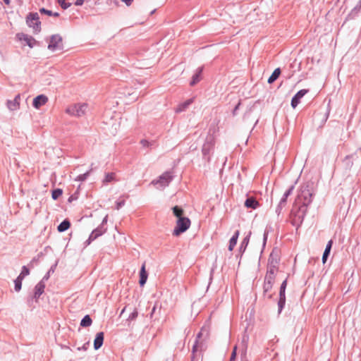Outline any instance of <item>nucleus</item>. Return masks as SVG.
<instances>
[{
  "instance_id": "obj_1",
  "label": "nucleus",
  "mask_w": 361,
  "mask_h": 361,
  "mask_svg": "<svg viewBox=\"0 0 361 361\" xmlns=\"http://www.w3.org/2000/svg\"><path fill=\"white\" fill-rule=\"evenodd\" d=\"M27 25L32 28L34 33L41 31V22L37 13H30L26 17Z\"/></svg>"
},
{
  "instance_id": "obj_2",
  "label": "nucleus",
  "mask_w": 361,
  "mask_h": 361,
  "mask_svg": "<svg viewBox=\"0 0 361 361\" xmlns=\"http://www.w3.org/2000/svg\"><path fill=\"white\" fill-rule=\"evenodd\" d=\"M191 221L188 217L177 219L176 226L173 230V235L178 236L185 232L190 226Z\"/></svg>"
},
{
  "instance_id": "obj_3",
  "label": "nucleus",
  "mask_w": 361,
  "mask_h": 361,
  "mask_svg": "<svg viewBox=\"0 0 361 361\" xmlns=\"http://www.w3.org/2000/svg\"><path fill=\"white\" fill-rule=\"evenodd\" d=\"M87 104H75L68 106L66 109V113L73 116L80 117L85 114Z\"/></svg>"
},
{
  "instance_id": "obj_4",
  "label": "nucleus",
  "mask_w": 361,
  "mask_h": 361,
  "mask_svg": "<svg viewBox=\"0 0 361 361\" xmlns=\"http://www.w3.org/2000/svg\"><path fill=\"white\" fill-rule=\"evenodd\" d=\"M171 180L172 176L171 173L169 172H165L161 175L157 180H152V184H159L161 187H166L169 184Z\"/></svg>"
},
{
  "instance_id": "obj_5",
  "label": "nucleus",
  "mask_w": 361,
  "mask_h": 361,
  "mask_svg": "<svg viewBox=\"0 0 361 361\" xmlns=\"http://www.w3.org/2000/svg\"><path fill=\"white\" fill-rule=\"evenodd\" d=\"M61 42H62V38L60 35H55L51 36L49 46H48L49 49H50L51 51H54L56 49L59 48Z\"/></svg>"
},
{
  "instance_id": "obj_6",
  "label": "nucleus",
  "mask_w": 361,
  "mask_h": 361,
  "mask_svg": "<svg viewBox=\"0 0 361 361\" xmlns=\"http://www.w3.org/2000/svg\"><path fill=\"white\" fill-rule=\"evenodd\" d=\"M308 90H301L297 92V94L293 97L291 100V106L295 109L298 104L300 102V99L303 97L307 92Z\"/></svg>"
},
{
  "instance_id": "obj_7",
  "label": "nucleus",
  "mask_w": 361,
  "mask_h": 361,
  "mask_svg": "<svg viewBox=\"0 0 361 361\" xmlns=\"http://www.w3.org/2000/svg\"><path fill=\"white\" fill-rule=\"evenodd\" d=\"M17 37L20 40L25 41L30 48H32L37 43V41L32 37L23 33L18 34Z\"/></svg>"
},
{
  "instance_id": "obj_8",
  "label": "nucleus",
  "mask_w": 361,
  "mask_h": 361,
  "mask_svg": "<svg viewBox=\"0 0 361 361\" xmlns=\"http://www.w3.org/2000/svg\"><path fill=\"white\" fill-rule=\"evenodd\" d=\"M48 102V97L44 94H40L33 99V106L35 109H39Z\"/></svg>"
},
{
  "instance_id": "obj_9",
  "label": "nucleus",
  "mask_w": 361,
  "mask_h": 361,
  "mask_svg": "<svg viewBox=\"0 0 361 361\" xmlns=\"http://www.w3.org/2000/svg\"><path fill=\"white\" fill-rule=\"evenodd\" d=\"M275 282V278H272L270 276H265L264 283V292L267 293L270 291L274 286Z\"/></svg>"
},
{
  "instance_id": "obj_10",
  "label": "nucleus",
  "mask_w": 361,
  "mask_h": 361,
  "mask_svg": "<svg viewBox=\"0 0 361 361\" xmlns=\"http://www.w3.org/2000/svg\"><path fill=\"white\" fill-rule=\"evenodd\" d=\"M104 342V333L99 332L96 334L95 339L94 341V348L95 350L100 348Z\"/></svg>"
},
{
  "instance_id": "obj_11",
  "label": "nucleus",
  "mask_w": 361,
  "mask_h": 361,
  "mask_svg": "<svg viewBox=\"0 0 361 361\" xmlns=\"http://www.w3.org/2000/svg\"><path fill=\"white\" fill-rule=\"evenodd\" d=\"M8 107L11 111H15L19 109L20 106V94H18L13 100L8 102Z\"/></svg>"
},
{
  "instance_id": "obj_12",
  "label": "nucleus",
  "mask_w": 361,
  "mask_h": 361,
  "mask_svg": "<svg viewBox=\"0 0 361 361\" xmlns=\"http://www.w3.org/2000/svg\"><path fill=\"white\" fill-rule=\"evenodd\" d=\"M259 204L254 197H249L245 202V206L247 208L257 209Z\"/></svg>"
},
{
  "instance_id": "obj_13",
  "label": "nucleus",
  "mask_w": 361,
  "mask_h": 361,
  "mask_svg": "<svg viewBox=\"0 0 361 361\" xmlns=\"http://www.w3.org/2000/svg\"><path fill=\"white\" fill-rule=\"evenodd\" d=\"M147 276H148V275L145 270V265L143 264L141 267V270L140 272L139 283L141 286H143L145 284L147 279Z\"/></svg>"
},
{
  "instance_id": "obj_14",
  "label": "nucleus",
  "mask_w": 361,
  "mask_h": 361,
  "mask_svg": "<svg viewBox=\"0 0 361 361\" xmlns=\"http://www.w3.org/2000/svg\"><path fill=\"white\" fill-rule=\"evenodd\" d=\"M116 176L115 173H107L105 174L104 178L103 180V183L104 184H107L111 182L116 181Z\"/></svg>"
},
{
  "instance_id": "obj_15",
  "label": "nucleus",
  "mask_w": 361,
  "mask_h": 361,
  "mask_svg": "<svg viewBox=\"0 0 361 361\" xmlns=\"http://www.w3.org/2000/svg\"><path fill=\"white\" fill-rule=\"evenodd\" d=\"M332 244H333V241H332V240H330L326 246V249H325L323 256H322V262L324 264L326 262L327 257L330 253V251H331V249L332 247Z\"/></svg>"
},
{
  "instance_id": "obj_16",
  "label": "nucleus",
  "mask_w": 361,
  "mask_h": 361,
  "mask_svg": "<svg viewBox=\"0 0 361 361\" xmlns=\"http://www.w3.org/2000/svg\"><path fill=\"white\" fill-rule=\"evenodd\" d=\"M173 215L178 219L185 218L183 216L184 211L182 208L178 206H175L172 208Z\"/></svg>"
},
{
  "instance_id": "obj_17",
  "label": "nucleus",
  "mask_w": 361,
  "mask_h": 361,
  "mask_svg": "<svg viewBox=\"0 0 361 361\" xmlns=\"http://www.w3.org/2000/svg\"><path fill=\"white\" fill-rule=\"evenodd\" d=\"M239 234H240L239 231H237L235 233V234L233 235V236L230 239L229 246H228V250L230 251H232L233 250L234 247L235 246Z\"/></svg>"
},
{
  "instance_id": "obj_18",
  "label": "nucleus",
  "mask_w": 361,
  "mask_h": 361,
  "mask_svg": "<svg viewBox=\"0 0 361 361\" xmlns=\"http://www.w3.org/2000/svg\"><path fill=\"white\" fill-rule=\"evenodd\" d=\"M202 72V68H200L197 69V73L192 76V80L190 82V85L193 86L197 84L200 80V75Z\"/></svg>"
},
{
  "instance_id": "obj_19",
  "label": "nucleus",
  "mask_w": 361,
  "mask_h": 361,
  "mask_svg": "<svg viewBox=\"0 0 361 361\" xmlns=\"http://www.w3.org/2000/svg\"><path fill=\"white\" fill-rule=\"evenodd\" d=\"M281 74V70L279 68H276L274 72L272 73V74L271 75V76L268 79V82L269 84L274 82L280 75Z\"/></svg>"
},
{
  "instance_id": "obj_20",
  "label": "nucleus",
  "mask_w": 361,
  "mask_h": 361,
  "mask_svg": "<svg viewBox=\"0 0 361 361\" xmlns=\"http://www.w3.org/2000/svg\"><path fill=\"white\" fill-rule=\"evenodd\" d=\"M71 226V224L69 222V221L68 220H64L63 221H62L59 226H58V231L59 232H63L66 230H68Z\"/></svg>"
},
{
  "instance_id": "obj_21",
  "label": "nucleus",
  "mask_w": 361,
  "mask_h": 361,
  "mask_svg": "<svg viewBox=\"0 0 361 361\" xmlns=\"http://www.w3.org/2000/svg\"><path fill=\"white\" fill-rule=\"evenodd\" d=\"M278 264V255L276 253H274V252H272L269 256V266L271 267L274 264L276 266Z\"/></svg>"
},
{
  "instance_id": "obj_22",
  "label": "nucleus",
  "mask_w": 361,
  "mask_h": 361,
  "mask_svg": "<svg viewBox=\"0 0 361 361\" xmlns=\"http://www.w3.org/2000/svg\"><path fill=\"white\" fill-rule=\"evenodd\" d=\"M277 272V267L274 264L271 267L269 266V269L267 272L266 276H270L272 278H276V274Z\"/></svg>"
},
{
  "instance_id": "obj_23",
  "label": "nucleus",
  "mask_w": 361,
  "mask_h": 361,
  "mask_svg": "<svg viewBox=\"0 0 361 361\" xmlns=\"http://www.w3.org/2000/svg\"><path fill=\"white\" fill-rule=\"evenodd\" d=\"M44 286L42 283H38L35 286V298L39 297L44 292Z\"/></svg>"
},
{
  "instance_id": "obj_24",
  "label": "nucleus",
  "mask_w": 361,
  "mask_h": 361,
  "mask_svg": "<svg viewBox=\"0 0 361 361\" xmlns=\"http://www.w3.org/2000/svg\"><path fill=\"white\" fill-rule=\"evenodd\" d=\"M92 321L91 318L90 317V316L86 315L82 319V321L80 322V325L84 327L90 326L92 324Z\"/></svg>"
},
{
  "instance_id": "obj_25",
  "label": "nucleus",
  "mask_w": 361,
  "mask_h": 361,
  "mask_svg": "<svg viewBox=\"0 0 361 361\" xmlns=\"http://www.w3.org/2000/svg\"><path fill=\"white\" fill-rule=\"evenodd\" d=\"M191 102H192L191 100H188L185 103L179 105L178 106V108L176 109V112H180L182 111H184L191 104Z\"/></svg>"
},
{
  "instance_id": "obj_26",
  "label": "nucleus",
  "mask_w": 361,
  "mask_h": 361,
  "mask_svg": "<svg viewBox=\"0 0 361 361\" xmlns=\"http://www.w3.org/2000/svg\"><path fill=\"white\" fill-rule=\"evenodd\" d=\"M287 286V280H284L281 286L279 297H286L285 291Z\"/></svg>"
},
{
  "instance_id": "obj_27",
  "label": "nucleus",
  "mask_w": 361,
  "mask_h": 361,
  "mask_svg": "<svg viewBox=\"0 0 361 361\" xmlns=\"http://www.w3.org/2000/svg\"><path fill=\"white\" fill-rule=\"evenodd\" d=\"M63 193V191L61 189H56L54 190L51 194L52 198L54 200H57Z\"/></svg>"
},
{
  "instance_id": "obj_28",
  "label": "nucleus",
  "mask_w": 361,
  "mask_h": 361,
  "mask_svg": "<svg viewBox=\"0 0 361 361\" xmlns=\"http://www.w3.org/2000/svg\"><path fill=\"white\" fill-rule=\"evenodd\" d=\"M23 279L21 277L18 276V278L15 280V290L16 291H19L21 288Z\"/></svg>"
},
{
  "instance_id": "obj_29",
  "label": "nucleus",
  "mask_w": 361,
  "mask_h": 361,
  "mask_svg": "<svg viewBox=\"0 0 361 361\" xmlns=\"http://www.w3.org/2000/svg\"><path fill=\"white\" fill-rule=\"evenodd\" d=\"M285 303H286V297H279V300L278 302L279 312H281L283 306L285 305Z\"/></svg>"
},
{
  "instance_id": "obj_30",
  "label": "nucleus",
  "mask_w": 361,
  "mask_h": 361,
  "mask_svg": "<svg viewBox=\"0 0 361 361\" xmlns=\"http://www.w3.org/2000/svg\"><path fill=\"white\" fill-rule=\"evenodd\" d=\"M29 274H30L29 269L25 266H24V267H23L22 271L18 276L21 277L23 279V278L25 276L28 275Z\"/></svg>"
},
{
  "instance_id": "obj_31",
  "label": "nucleus",
  "mask_w": 361,
  "mask_h": 361,
  "mask_svg": "<svg viewBox=\"0 0 361 361\" xmlns=\"http://www.w3.org/2000/svg\"><path fill=\"white\" fill-rule=\"evenodd\" d=\"M101 235H102V232L101 231H99L98 230H94L91 233V235L90 236V239L94 240V239L97 238L98 236H99Z\"/></svg>"
},
{
  "instance_id": "obj_32",
  "label": "nucleus",
  "mask_w": 361,
  "mask_h": 361,
  "mask_svg": "<svg viewBox=\"0 0 361 361\" xmlns=\"http://www.w3.org/2000/svg\"><path fill=\"white\" fill-rule=\"evenodd\" d=\"M138 312L136 309L134 310V311L129 315L128 320L132 321L135 319L137 317Z\"/></svg>"
},
{
  "instance_id": "obj_33",
  "label": "nucleus",
  "mask_w": 361,
  "mask_h": 361,
  "mask_svg": "<svg viewBox=\"0 0 361 361\" xmlns=\"http://www.w3.org/2000/svg\"><path fill=\"white\" fill-rule=\"evenodd\" d=\"M66 0H58V3L64 9L67 8L70 6V4L66 3Z\"/></svg>"
},
{
  "instance_id": "obj_34",
  "label": "nucleus",
  "mask_w": 361,
  "mask_h": 361,
  "mask_svg": "<svg viewBox=\"0 0 361 361\" xmlns=\"http://www.w3.org/2000/svg\"><path fill=\"white\" fill-rule=\"evenodd\" d=\"M39 12L42 14H46V15H48L49 16H52V11H49V10H47L44 8H42L39 9Z\"/></svg>"
},
{
  "instance_id": "obj_35",
  "label": "nucleus",
  "mask_w": 361,
  "mask_h": 361,
  "mask_svg": "<svg viewBox=\"0 0 361 361\" xmlns=\"http://www.w3.org/2000/svg\"><path fill=\"white\" fill-rule=\"evenodd\" d=\"M126 202L124 200L118 201L116 203V209L118 210L125 204Z\"/></svg>"
},
{
  "instance_id": "obj_36",
  "label": "nucleus",
  "mask_w": 361,
  "mask_h": 361,
  "mask_svg": "<svg viewBox=\"0 0 361 361\" xmlns=\"http://www.w3.org/2000/svg\"><path fill=\"white\" fill-rule=\"evenodd\" d=\"M236 350H237V347L235 346L233 350V352L231 353L230 361H235V357H236Z\"/></svg>"
},
{
  "instance_id": "obj_37",
  "label": "nucleus",
  "mask_w": 361,
  "mask_h": 361,
  "mask_svg": "<svg viewBox=\"0 0 361 361\" xmlns=\"http://www.w3.org/2000/svg\"><path fill=\"white\" fill-rule=\"evenodd\" d=\"M248 340H249L248 336L244 335L243 337V343H244V346L245 348H247Z\"/></svg>"
},
{
  "instance_id": "obj_38",
  "label": "nucleus",
  "mask_w": 361,
  "mask_h": 361,
  "mask_svg": "<svg viewBox=\"0 0 361 361\" xmlns=\"http://www.w3.org/2000/svg\"><path fill=\"white\" fill-rule=\"evenodd\" d=\"M140 143L145 147H148L150 146V143L146 140H141Z\"/></svg>"
},
{
  "instance_id": "obj_39",
  "label": "nucleus",
  "mask_w": 361,
  "mask_h": 361,
  "mask_svg": "<svg viewBox=\"0 0 361 361\" xmlns=\"http://www.w3.org/2000/svg\"><path fill=\"white\" fill-rule=\"evenodd\" d=\"M123 2H124L127 6L131 5L133 0H121Z\"/></svg>"
},
{
  "instance_id": "obj_40",
  "label": "nucleus",
  "mask_w": 361,
  "mask_h": 361,
  "mask_svg": "<svg viewBox=\"0 0 361 361\" xmlns=\"http://www.w3.org/2000/svg\"><path fill=\"white\" fill-rule=\"evenodd\" d=\"M85 0H76L75 5L76 6H81L84 3Z\"/></svg>"
},
{
  "instance_id": "obj_41",
  "label": "nucleus",
  "mask_w": 361,
  "mask_h": 361,
  "mask_svg": "<svg viewBox=\"0 0 361 361\" xmlns=\"http://www.w3.org/2000/svg\"><path fill=\"white\" fill-rule=\"evenodd\" d=\"M289 193H290V191H288L285 193L284 196L285 197L283 198V201L285 202L286 201V197L289 195Z\"/></svg>"
},
{
  "instance_id": "obj_42",
  "label": "nucleus",
  "mask_w": 361,
  "mask_h": 361,
  "mask_svg": "<svg viewBox=\"0 0 361 361\" xmlns=\"http://www.w3.org/2000/svg\"><path fill=\"white\" fill-rule=\"evenodd\" d=\"M6 5H9L11 3L10 0H3Z\"/></svg>"
},
{
  "instance_id": "obj_43",
  "label": "nucleus",
  "mask_w": 361,
  "mask_h": 361,
  "mask_svg": "<svg viewBox=\"0 0 361 361\" xmlns=\"http://www.w3.org/2000/svg\"><path fill=\"white\" fill-rule=\"evenodd\" d=\"M52 16H55V17H58L59 15L58 13H53L52 12Z\"/></svg>"
},
{
  "instance_id": "obj_44",
  "label": "nucleus",
  "mask_w": 361,
  "mask_h": 361,
  "mask_svg": "<svg viewBox=\"0 0 361 361\" xmlns=\"http://www.w3.org/2000/svg\"><path fill=\"white\" fill-rule=\"evenodd\" d=\"M125 310H126V307L122 310V311L121 312V315L124 313Z\"/></svg>"
},
{
  "instance_id": "obj_45",
  "label": "nucleus",
  "mask_w": 361,
  "mask_h": 361,
  "mask_svg": "<svg viewBox=\"0 0 361 361\" xmlns=\"http://www.w3.org/2000/svg\"><path fill=\"white\" fill-rule=\"evenodd\" d=\"M239 105H240V103H238V104L236 106L235 109H237L238 108Z\"/></svg>"
},
{
  "instance_id": "obj_46",
  "label": "nucleus",
  "mask_w": 361,
  "mask_h": 361,
  "mask_svg": "<svg viewBox=\"0 0 361 361\" xmlns=\"http://www.w3.org/2000/svg\"><path fill=\"white\" fill-rule=\"evenodd\" d=\"M155 311V307L152 310V313Z\"/></svg>"
}]
</instances>
